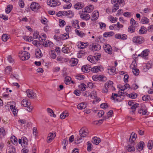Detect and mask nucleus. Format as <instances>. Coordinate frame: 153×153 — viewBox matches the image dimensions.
<instances>
[{
	"label": "nucleus",
	"mask_w": 153,
	"mask_h": 153,
	"mask_svg": "<svg viewBox=\"0 0 153 153\" xmlns=\"http://www.w3.org/2000/svg\"><path fill=\"white\" fill-rule=\"evenodd\" d=\"M115 37L116 39L124 40L127 39V36L125 34L118 33L115 35Z\"/></svg>",
	"instance_id": "obj_9"
},
{
	"label": "nucleus",
	"mask_w": 153,
	"mask_h": 153,
	"mask_svg": "<svg viewBox=\"0 0 153 153\" xmlns=\"http://www.w3.org/2000/svg\"><path fill=\"white\" fill-rule=\"evenodd\" d=\"M104 50L105 51L109 54H111L112 52V49L111 46L109 44L105 45Z\"/></svg>",
	"instance_id": "obj_12"
},
{
	"label": "nucleus",
	"mask_w": 153,
	"mask_h": 153,
	"mask_svg": "<svg viewBox=\"0 0 153 153\" xmlns=\"http://www.w3.org/2000/svg\"><path fill=\"white\" fill-rule=\"evenodd\" d=\"M124 0H111V3L112 4H114L113 8L112 9V11L113 12H115L116 10L118 9L119 6L118 5L123 3Z\"/></svg>",
	"instance_id": "obj_2"
},
{
	"label": "nucleus",
	"mask_w": 153,
	"mask_h": 153,
	"mask_svg": "<svg viewBox=\"0 0 153 153\" xmlns=\"http://www.w3.org/2000/svg\"><path fill=\"white\" fill-rule=\"evenodd\" d=\"M81 45L80 47L81 49H83L86 48L87 46L88 45V42H86V43H84L83 42H81Z\"/></svg>",
	"instance_id": "obj_45"
},
{
	"label": "nucleus",
	"mask_w": 153,
	"mask_h": 153,
	"mask_svg": "<svg viewBox=\"0 0 153 153\" xmlns=\"http://www.w3.org/2000/svg\"><path fill=\"white\" fill-rule=\"evenodd\" d=\"M20 59L22 60L28 59L30 57V54L26 51L22 52L21 54L19 55Z\"/></svg>",
	"instance_id": "obj_4"
},
{
	"label": "nucleus",
	"mask_w": 153,
	"mask_h": 153,
	"mask_svg": "<svg viewBox=\"0 0 153 153\" xmlns=\"http://www.w3.org/2000/svg\"><path fill=\"white\" fill-rule=\"evenodd\" d=\"M75 32L76 34L82 37L83 36L85 35L84 33L82 31H79V30L77 29H76L75 30Z\"/></svg>",
	"instance_id": "obj_38"
},
{
	"label": "nucleus",
	"mask_w": 153,
	"mask_h": 153,
	"mask_svg": "<svg viewBox=\"0 0 153 153\" xmlns=\"http://www.w3.org/2000/svg\"><path fill=\"white\" fill-rule=\"evenodd\" d=\"M114 35V33L113 32H110L105 33L103 34L104 36L106 37H111Z\"/></svg>",
	"instance_id": "obj_34"
},
{
	"label": "nucleus",
	"mask_w": 153,
	"mask_h": 153,
	"mask_svg": "<svg viewBox=\"0 0 153 153\" xmlns=\"http://www.w3.org/2000/svg\"><path fill=\"white\" fill-rule=\"evenodd\" d=\"M132 41L135 43L141 44L143 43L144 41V38L141 36H137L133 37Z\"/></svg>",
	"instance_id": "obj_3"
},
{
	"label": "nucleus",
	"mask_w": 153,
	"mask_h": 153,
	"mask_svg": "<svg viewBox=\"0 0 153 153\" xmlns=\"http://www.w3.org/2000/svg\"><path fill=\"white\" fill-rule=\"evenodd\" d=\"M90 68L88 67L87 65H85L82 67L81 69L82 72L86 73L89 71Z\"/></svg>",
	"instance_id": "obj_22"
},
{
	"label": "nucleus",
	"mask_w": 153,
	"mask_h": 153,
	"mask_svg": "<svg viewBox=\"0 0 153 153\" xmlns=\"http://www.w3.org/2000/svg\"><path fill=\"white\" fill-rule=\"evenodd\" d=\"M138 104L136 103L133 104L131 107V109H132V110L131 112L133 113H134L136 110V108H137L138 107Z\"/></svg>",
	"instance_id": "obj_36"
},
{
	"label": "nucleus",
	"mask_w": 153,
	"mask_h": 153,
	"mask_svg": "<svg viewBox=\"0 0 153 153\" xmlns=\"http://www.w3.org/2000/svg\"><path fill=\"white\" fill-rule=\"evenodd\" d=\"M101 140L100 138L97 137H94L92 138V143L96 145H98L101 142Z\"/></svg>",
	"instance_id": "obj_17"
},
{
	"label": "nucleus",
	"mask_w": 153,
	"mask_h": 153,
	"mask_svg": "<svg viewBox=\"0 0 153 153\" xmlns=\"http://www.w3.org/2000/svg\"><path fill=\"white\" fill-rule=\"evenodd\" d=\"M21 104L23 106L27 107L30 106V103L28 102L26 99H23L21 102Z\"/></svg>",
	"instance_id": "obj_19"
},
{
	"label": "nucleus",
	"mask_w": 153,
	"mask_h": 153,
	"mask_svg": "<svg viewBox=\"0 0 153 153\" xmlns=\"http://www.w3.org/2000/svg\"><path fill=\"white\" fill-rule=\"evenodd\" d=\"M147 111L146 110H144L142 109H141L138 111V112L139 113H142V114L143 115H145L146 114Z\"/></svg>",
	"instance_id": "obj_58"
},
{
	"label": "nucleus",
	"mask_w": 153,
	"mask_h": 153,
	"mask_svg": "<svg viewBox=\"0 0 153 153\" xmlns=\"http://www.w3.org/2000/svg\"><path fill=\"white\" fill-rule=\"evenodd\" d=\"M92 14V17L91 19V20L93 21H94L97 20L99 17V12L98 11H95Z\"/></svg>",
	"instance_id": "obj_15"
},
{
	"label": "nucleus",
	"mask_w": 153,
	"mask_h": 153,
	"mask_svg": "<svg viewBox=\"0 0 153 153\" xmlns=\"http://www.w3.org/2000/svg\"><path fill=\"white\" fill-rule=\"evenodd\" d=\"M87 106L86 104H85L84 102H82L77 105V108L79 109H84L87 107Z\"/></svg>",
	"instance_id": "obj_23"
},
{
	"label": "nucleus",
	"mask_w": 153,
	"mask_h": 153,
	"mask_svg": "<svg viewBox=\"0 0 153 153\" xmlns=\"http://www.w3.org/2000/svg\"><path fill=\"white\" fill-rule=\"evenodd\" d=\"M30 7L32 10L36 11L39 8V5L37 3L33 2L31 4Z\"/></svg>",
	"instance_id": "obj_7"
},
{
	"label": "nucleus",
	"mask_w": 153,
	"mask_h": 153,
	"mask_svg": "<svg viewBox=\"0 0 153 153\" xmlns=\"http://www.w3.org/2000/svg\"><path fill=\"white\" fill-rule=\"evenodd\" d=\"M144 146V143L143 141H140L138 143L136 146V149L137 150H142Z\"/></svg>",
	"instance_id": "obj_16"
},
{
	"label": "nucleus",
	"mask_w": 153,
	"mask_h": 153,
	"mask_svg": "<svg viewBox=\"0 0 153 153\" xmlns=\"http://www.w3.org/2000/svg\"><path fill=\"white\" fill-rule=\"evenodd\" d=\"M149 51L148 49H146L144 51H143L141 53V55H142V57H145L147 56L149 54L148 52Z\"/></svg>",
	"instance_id": "obj_31"
},
{
	"label": "nucleus",
	"mask_w": 153,
	"mask_h": 153,
	"mask_svg": "<svg viewBox=\"0 0 153 153\" xmlns=\"http://www.w3.org/2000/svg\"><path fill=\"white\" fill-rule=\"evenodd\" d=\"M22 140H23V143L21 144V145L22 147H26L28 144L27 139L26 137H23L22 138Z\"/></svg>",
	"instance_id": "obj_24"
},
{
	"label": "nucleus",
	"mask_w": 153,
	"mask_h": 153,
	"mask_svg": "<svg viewBox=\"0 0 153 153\" xmlns=\"http://www.w3.org/2000/svg\"><path fill=\"white\" fill-rule=\"evenodd\" d=\"M106 79L107 78L106 77L103 76L99 75V80L102 81H105Z\"/></svg>",
	"instance_id": "obj_53"
},
{
	"label": "nucleus",
	"mask_w": 153,
	"mask_h": 153,
	"mask_svg": "<svg viewBox=\"0 0 153 153\" xmlns=\"http://www.w3.org/2000/svg\"><path fill=\"white\" fill-rule=\"evenodd\" d=\"M35 55L36 58H40L42 57V54L40 50H37L36 51Z\"/></svg>",
	"instance_id": "obj_33"
},
{
	"label": "nucleus",
	"mask_w": 153,
	"mask_h": 153,
	"mask_svg": "<svg viewBox=\"0 0 153 153\" xmlns=\"http://www.w3.org/2000/svg\"><path fill=\"white\" fill-rule=\"evenodd\" d=\"M10 107L11 110L13 112V114L15 116H16L17 114L18 111L16 109L15 106L13 105H10Z\"/></svg>",
	"instance_id": "obj_18"
},
{
	"label": "nucleus",
	"mask_w": 153,
	"mask_h": 153,
	"mask_svg": "<svg viewBox=\"0 0 153 153\" xmlns=\"http://www.w3.org/2000/svg\"><path fill=\"white\" fill-rule=\"evenodd\" d=\"M120 96L119 94H118L113 93L112 96L111 97V99H113V100H115L117 102L118 101V99L117 98V97H120Z\"/></svg>",
	"instance_id": "obj_27"
},
{
	"label": "nucleus",
	"mask_w": 153,
	"mask_h": 153,
	"mask_svg": "<svg viewBox=\"0 0 153 153\" xmlns=\"http://www.w3.org/2000/svg\"><path fill=\"white\" fill-rule=\"evenodd\" d=\"M53 43L49 41H47L43 43V45L45 47H47L48 46L50 47Z\"/></svg>",
	"instance_id": "obj_39"
},
{
	"label": "nucleus",
	"mask_w": 153,
	"mask_h": 153,
	"mask_svg": "<svg viewBox=\"0 0 153 153\" xmlns=\"http://www.w3.org/2000/svg\"><path fill=\"white\" fill-rule=\"evenodd\" d=\"M141 22L143 24H148L149 23V20L147 18L143 17L141 19Z\"/></svg>",
	"instance_id": "obj_20"
},
{
	"label": "nucleus",
	"mask_w": 153,
	"mask_h": 153,
	"mask_svg": "<svg viewBox=\"0 0 153 153\" xmlns=\"http://www.w3.org/2000/svg\"><path fill=\"white\" fill-rule=\"evenodd\" d=\"M47 111L48 113H50V116H52L53 117H56V115L54 114V112L51 109L48 108L47 109Z\"/></svg>",
	"instance_id": "obj_32"
},
{
	"label": "nucleus",
	"mask_w": 153,
	"mask_h": 153,
	"mask_svg": "<svg viewBox=\"0 0 153 153\" xmlns=\"http://www.w3.org/2000/svg\"><path fill=\"white\" fill-rule=\"evenodd\" d=\"M76 78L77 79L82 80L85 78V76L84 75L78 74L76 75Z\"/></svg>",
	"instance_id": "obj_50"
},
{
	"label": "nucleus",
	"mask_w": 153,
	"mask_h": 153,
	"mask_svg": "<svg viewBox=\"0 0 153 153\" xmlns=\"http://www.w3.org/2000/svg\"><path fill=\"white\" fill-rule=\"evenodd\" d=\"M127 96L132 99H135L137 98V95L134 93L130 94H128Z\"/></svg>",
	"instance_id": "obj_44"
},
{
	"label": "nucleus",
	"mask_w": 153,
	"mask_h": 153,
	"mask_svg": "<svg viewBox=\"0 0 153 153\" xmlns=\"http://www.w3.org/2000/svg\"><path fill=\"white\" fill-rule=\"evenodd\" d=\"M78 60L77 59H73L71 60V62L73 64V66L76 65L78 63Z\"/></svg>",
	"instance_id": "obj_63"
},
{
	"label": "nucleus",
	"mask_w": 153,
	"mask_h": 153,
	"mask_svg": "<svg viewBox=\"0 0 153 153\" xmlns=\"http://www.w3.org/2000/svg\"><path fill=\"white\" fill-rule=\"evenodd\" d=\"M101 48V46L97 44H92L90 45V48L94 51H99L100 49Z\"/></svg>",
	"instance_id": "obj_8"
},
{
	"label": "nucleus",
	"mask_w": 153,
	"mask_h": 153,
	"mask_svg": "<svg viewBox=\"0 0 153 153\" xmlns=\"http://www.w3.org/2000/svg\"><path fill=\"white\" fill-rule=\"evenodd\" d=\"M94 6L92 5H90L86 7L84 9V11L86 13H90L92 12L94 9Z\"/></svg>",
	"instance_id": "obj_13"
},
{
	"label": "nucleus",
	"mask_w": 153,
	"mask_h": 153,
	"mask_svg": "<svg viewBox=\"0 0 153 153\" xmlns=\"http://www.w3.org/2000/svg\"><path fill=\"white\" fill-rule=\"evenodd\" d=\"M69 37V33H66L63 34L61 35L59 38L62 39H66L68 38Z\"/></svg>",
	"instance_id": "obj_29"
},
{
	"label": "nucleus",
	"mask_w": 153,
	"mask_h": 153,
	"mask_svg": "<svg viewBox=\"0 0 153 153\" xmlns=\"http://www.w3.org/2000/svg\"><path fill=\"white\" fill-rule=\"evenodd\" d=\"M127 150L129 152H132L135 150V149L134 146L128 145L126 147Z\"/></svg>",
	"instance_id": "obj_21"
},
{
	"label": "nucleus",
	"mask_w": 153,
	"mask_h": 153,
	"mask_svg": "<svg viewBox=\"0 0 153 153\" xmlns=\"http://www.w3.org/2000/svg\"><path fill=\"white\" fill-rule=\"evenodd\" d=\"M135 30L134 27L133 26V25H131L128 27V31L129 32L133 33L134 32Z\"/></svg>",
	"instance_id": "obj_42"
},
{
	"label": "nucleus",
	"mask_w": 153,
	"mask_h": 153,
	"mask_svg": "<svg viewBox=\"0 0 153 153\" xmlns=\"http://www.w3.org/2000/svg\"><path fill=\"white\" fill-rule=\"evenodd\" d=\"M74 13L71 10H68L67 11V13L66 16H68V17L69 18H71L74 16Z\"/></svg>",
	"instance_id": "obj_35"
},
{
	"label": "nucleus",
	"mask_w": 153,
	"mask_h": 153,
	"mask_svg": "<svg viewBox=\"0 0 153 153\" xmlns=\"http://www.w3.org/2000/svg\"><path fill=\"white\" fill-rule=\"evenodd\" d=\"M113 83L111 81L107 82L104 85V88L102 89L103 93H107L108 90L114 91L115 90V88L113 86Z\"/></svg>",
	"instance_id": "obj_1"
},
{
	"label": "nucleus",
	"mask_w": 153,
	"mask_h": 153,
	"mask_svg": "<svg viewBox=\"0 0 153 153\" xmlns=\"http://www.w3.org/2000/svg\"><path fill=\"white\" fill-rule=\"evenodd\" d=\"M113 114V111L112 110H110L109 112L107 113V117H105V119H106L107 118H108L109 117H111V115Z\"/></svg>",
	"instance_id": "obj_59"
},
{
	"label": "nucleus",
	"mask_w": 153,
	"mask_h": 153,
	"mask_svg": "<svg viewBox=\"0 0 153 153\" xmlns=\"http://www.w3.org/2000/svg\"><path fill=\"white\" fill-rule=\"evenodd\" d=\"M137 67V64L135 61L132 62L131 65H130V68L132 69L136 68Z\"/></svg>",
	"instance_id": "obj_54"
},
{
	"label": "nucleus",
	"mask_w": 153,
	"mask_h": 153,
	"mask_svg": "<svg viewBox=\"0 0 153 153\" xmlns=\"http://www.w3.org/2000/svg\"><path fill=\"white\" fill-rule=\"evenodd\" d=\"M12 68L11 66H8L5 69V71L6 73L9 74L11 71Z\"/></svg>",
	"instance_id": "obj_56"
},
{
	"label": "nucleus",
	"mask_w": 153,
	"mask_h": 153,
	"mask_svg": "<svg viewBox=\"0 0 153 153\" xmlns=\"http://www.w3.org/2000/svg\"><path fill=\"white\" fill-rule=\"evenodd\" d=\"M9 38V37L7 36V34H3L2 36V39L4 42H6Z\"/></svg>",
	"instance_id": "obj_46"
},
{
	"label": "nucleus",
	"mask_w": 153,
	"mask_h": 153,
	"mask_svg": "<svg viewBox=\"0 0 153 153\" xmlns=\"http://www.w3.org/2000/svg\"><path fill=\"white\" fill-rule=\"evenodd\" d=\"M102 67L100 66H95L91 69V71L94 73H97L102 71Z\"/></svg>",
	"instance_id": "obj_14"
},
{
	"label": "nucleus",
	"mask_w": 153,
	"mask_h": 153,
	"mask_svg": "<svg viewBox=\"0 0 153 153\" xmlns=\"http://www.w3.org/2000/svg\"><path fill=\"white\" fill-rule=\"evenodd\" d=\"M62 51L64 53H68V48L63 47L62 49Z\"/></svg>",
	"instance_id": "obj_64"
},
{
	"label": "nucleus",
	"mask_w": 153,
	"mask_h": 153,
	"mask_svg": "<svg viewBox=\"0 0 153 153\" xmlns=\"http://www.w3.org/2000/svg\"><path fill=\"white\" fill-rule=\"evenodd\" d=\"M132 72L134 75H137L139 74V71L136 68H133L132 69Z\"/></svg>",
	"instance_id": "obj_49"
},
{
	"label": "nucleus",
	"mask_w": 153,
	"mask_h": 153,
	"mask_svg": "<svg viewBox=\"0 0 153 153\" xmlns=\"http://www.w3.org/2000/svg\"><path fill=\"white\" fill-rule=\"evenodd\" d=\"M71 79V78L69 76H66L65 78L64 81L65 84L66 85L69 84Z\"/></svg>",
	"instance_id": "obj_40"
},
{
	"label": "nucleus",
	"mask_w": 153,
	"mask_h": 153,
	"mask_svg": "<svg viewBox=\"0 0 153 153\" xmlns=\"http://www.w3.org/2000/svg\"><path fill=\"white\" fill-rule=\"evenodd\" d=\"M19 6L22 8H23L24 7L25 4L23 0H19Z\"/></svg>",
	"instance_id": "obj_60"
},
{
	"label": "nucleus",
	"mask_w": 153,
	"mask_h": 153,
	"mask_svg": "<svg viewBox=\"0 0 153 153\" xmlns=\"http://www.w3.org/2000/svg\"><path fill=\"white\" fill-rule=\"evenodd\" d=\"M99 75H94L92 76V79L94 81H97L99 80Z\"/></svg>",
	"instance_id": "obj_62"
},
{
	"label": "nucleus",
	"mask_w": 153,
	"mask_h": 153,
	"mask_svg": "<svg viewBox=\"0 0 153 153\" xmlns=\"http://www.w3.org/2000/svg\"><path fill=\"white\" fill-rule=\"evenodd\" d=\"M13 7V5L11 4H9L7 5V8L5 10V12L7 13H9L11 11Z\"/></svg>",
	"instance_id": "obj_30"
},
{
	"label": "nucleus",
	"mask_w": 153,
	"mask_h": 153,
	"mask_svg": "<svg viewBox=\"0 0 153 153\" xmlns=\"http://www.w3.org/2000/svg\"><path fill=\"white\" fill-rule=\"evenodd\" d=\"M153 145V141L152 140H149L147 144V147L149 149H152Z\"/></svg>",
	"instance_id": "obj_37"
},
{
	"label": "nucleus",
	"mask_w": 153,
	"mask_h": 153,
	"mask_svg": "<svg viewBox=\"0 0 153 153\" xmlns=\"http://www.w3.org/2000/svg\"><path fill=\"white\" fill-rule=\"evenodd\" d=\"M87 59L90 62L94 63L95 61L98 60L100 57H98L96 56H89L88 57Z\"/></svg>",
	"instance_id": "obj_11"
},
{
	"label": "nucleus",
	"mask_w": 153,
	"mask_h": 153,
	"mask_svg": "<svg viewBox=\"0 0 153 153\" xmlns=\"http://www.w3.org/2000/svg\"><path fill=\"white\" fill-rule=\"evenodd\" d=\"M87 143V149L88 151H91L92 149V145L91 143L90 142L88 141Z\"/></svg>",
	"instance_id": "obj_41"
},
{
	"label": "nucleus",
	"mask_w": 153,
	"mask_h": 153,
	"mask_svg": "<svg viewBox=\"0 0 153 153\" xmlns=\"http://www.w3.org/2000/svg\"><path fill=\"white\" fill-rule=\"evenodd\" d=\"M68 143V141L67 139L63 140L62 142V144L63 146V149H66V146Z\"/></svg>",
	"instance_id": "obj_43"
},
{
	"label": "nucleus",
	"mask_w": 153,
	"mask_h": 153,
	"mask_svg": "<svg viewBox=\"0 0 153 153\" xmlns=\"http://www.w3.org/2000/svg\"><path fill=\"white\" fill-rule=\"evenodd\" d=\"M10 149L8 152V153H15L16 149L13 146H11L10 148Z\"/></svg>",
	"instance_id": "obj_52"
},
{
	"label": "nucleus",
	"mask_w": 153,
	"mask_h": 153,
	"mask_svg": "<svg viewBox=\"0 0 153 153\" xmlns=\"http://www.w3.org/2000/svg\"><path fill=\"white\" fill-rule=\"evenodd\" d=\"M83 4L80 3H77L74 6V7L76 9H80L83 7Z\"/></svg>",
	"instance_id": "obj_28"
},
{
	"label": "nucleus",
	"mask_w": 153,
	"mask_h": 153,
	"mask_svg": "<svg viewBox=\"0 0 153 153\" xmlns=\"http://www.w3.org/2000/svg\"><path fill=\"white\" fill-rule=\"evenodd\" d=\"M147 30L149 32H153V25H151L147 27Z\"/></svg>",
	"instance_id": "obj_57"
},
{
	"label": "nucleus",
	"mask_w": 153,
	"mask_h": 153,
	"mask_svg": "<svg viewBox=\"0 0 153 153\" xmlns=\"http://www.w3.org/2000/svg\"><path fill=\"white\" fill-rule=\"evenodd\" d=\"M56 135V134L55 132L52 133H50L48 134V136L53 139H54Z\"/></svg>",
	"instance_id": "obj_47"
},
{
	"label": "nucleus",
	"mask_w": 153,
	"mask_h": 153,
	"mask_svg": "<svg viewBox=\"0 0 153 153\" xmlns=\"http://www.w3.org/2000/svg\"><path fill=\"white\" fill-rule=\"evenodd\" d=\"M48 5L51 7H54L56 6H59L60 4V2L58 1H56L54 0H48L47 1Z\"/></svg>",
	"instance_id": "obj_5"
},
{
	"label": "nucleus",
	"mask_w": 153,
	"mask_h": 153,
	"mask_svg": "<svg viewBox=\"0 0 153 153\" xmlns=\"http://www.w3.org/2000/svg\"><path fill=\"white\" fill-rule=\"evenodd\" d=\"M80 16L82 18L85 19L86 20H88L90 18V16L89 14H86L83 16H82V15H81Z\"/></svg>",
	"instance_id": "obj_55"
},
{
	"label": "nucleus",
	"mask_w": 153,
	"mask_h": 153,
	"mask_svg": "<svg viewBox=\"0 0 153 153\" xmlns=\"http://www.w3.org/2000/svg\"><path fill=\"white\" fill-rule=\"evenodd\" d=\"M27 95L29 98H32L33 99L36 97V93L33 91L27 89L26 91Z\"/></svg>",
	"instance_id": "obj_10"
},
{
	"label": "nucleus",
	"mask_w": 153,
	"mask_h": 153,
	"mask_svg": "<svg viewBox=\"0 0 153 153\" xmlns=\"http://www.w3.org/2000/svg\"><path fill=\"white\" fill-rule=\"evenodd\" d=\"M115 68L113 67L111 69L109 70V71H108V73L109 74H113V73L115 72Z\"/></svg>",
	"instance_id": "obj_61"
},
{
	"label": "nucleus",
	"mask_w": 153,
	"mask_h": 153,
	"mask_svg": "<svg viewBox=\"0 0 153 153\" xmlns=\"http://www.w3.org/2000/svg\"><path fill=\"white\" fill-rule=\"evenodd\" d=\"M137 137V134H134L132 136L131 135L129 139V142H130L131 144L133 143Z\"/></svg>",
	"instance_id": "obj_26"
},
{
	"label": "nucleus",
	"mask_w": 153,
	"mask_h": 153,
	"mask_svg": "<svg viewBox=\"0 0 153 153\" xmlns=\"http://www.w3.org/2000/svg\"><path fill=\"white\" fill-rule=\"evenodd\" d=\"M142 99V100L143 101H148L150 99V97L148 95H146L143 96Z\"/></svg>",
	"instance_id": "obj_48"
},
{
	"label": "nucleus",
	"mask_w": 153,
	"mask_h": 153,
	"mask_svg": "<svg viewBox=\"0 0 153 153\" xmlns=\"http://www.w3.org/2000/svg\"><path fill=\"white\" fill-rule=\"evenodd\" d=\"M147 29L144 26H142L141 27V29L139 30V34H145L147 32Z\"/></svg>",
	"instance_id": "obj_25"
},
{
	"label": "nucleus",
	"mask_w": 153,
	"mask_h": 153,
	"mask_svg": "<svg viewBox=\"0 0 153 153\" xmlns=\"http://www.w3.org/2000/svg\"><path fill=\"white\" fill-rule=\"evenodd\" d=\"M79 134L81 137H85L88 134V130L86 128H82L79 130Z\"/></svg>",
	"instance_id": "obj_6"
},
{
	"label": "nucleus",
	"mask_w": 153,
	"mask_h": 153,
	"mask_svg": "<svg viewBox=\"0 0 153 153\" xmlns=\"http://www.w3.org/2000/svg\"><path fill=\"white\" fill-rule=\"evenodd\" d=\"M68 116V114L66 113L63 112L60 115V117L61 119H65V117Z\"/></svg>",
	"instance_id": "obj_51"
}]
</instances>
